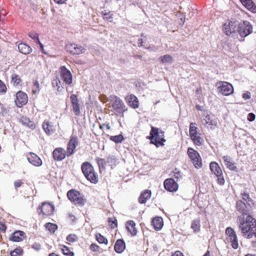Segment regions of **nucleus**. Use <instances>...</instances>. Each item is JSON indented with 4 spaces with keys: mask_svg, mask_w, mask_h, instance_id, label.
Instances as JSON below:
<instances>
[{
    "mask_svg": "<svg viewBox=\"0 0 256 256\" xmlns=\"http://www.w3.org/2000/svg\"><path fill=\"white\" fill-rule=\"evenodd\" d=\"M126 228L132 236H134L136 234L137 230L134 221L132 220L128 221L126 224Z\"/></svg>",
    "mask_w": 256,
    "mask_h": 256,
    "instance_id": "412c9836",
    "label": "nucleus"
},
{
    "mask_svg": "<svg viewBox=\"0 0 256 256\" xmlns=\"http://www.w3.org/2000/svg\"><path fill=\"white\" fill-rule=\"evenodd\" d=\"M150 135V139L152 140V142L157 147L164 145L166 140L164 138V132L159 131L158 128L152 126Z\"/></svg>",
    "mask_w": 256,
    "mask_h": 256,
    "instance_id": "20e7f679",
    "label": "nucleus"
},
{
    "mask_svg": "<svg viewBox=\"0 0 256 256\" xmlns=\"http://www.w3.org/2000/svg\"><path fill=\"white\" fill-rule=\"evenodd\" d=\"M19 52L24 54H27L32 52V48L25 43H20L18 46Z\"/></svg>",
    "mask_w": 256,
    "mask_h": 256,
    "instance_id": "a878e982",
    "label": "nucleus"
},
{
    "mask_svg": "<svg viewBox=\"0 0 256 256\" xmlns=\"http://www.w3.org/2000/svg\"><path fill=\"white\" fill-rule=\"evenodd\" d=\"M28 101V97L26 93L21 90L16 92L14 102L18 107L22 108L27 104Z\"/></svg>",
    "mask_w": 256,
    "mask_h": 256,
    "instance_id": "f8f14e48",
    "label": "nucleus"
},
{
    "mask_svg": "<svg viewBox=\"0 0 256 256\" xmlns=\"http://www.w3.org/2000/svg\"><path fill=\"white\" fill-rule=\"evenodd\" d=\"M110 139L116 143H119L122 142L124 140V138L122 134H118L117 136H111Z\"/></svg>",
    "mask_w": 256,
    "mask_h": 256,
    "instance_id": "a19ab883",
    "label": "nucleus"
},
{
    "mask_svg": "<svg viewBox=\"0 0 256 256\" xmlns=\"http://www.w3.org/2000/svg\"><path fill=\"white\" fill-rule=\"evenodd\" d=\"M30 164L36 166H40L42 165V161H28Z\"/></svg>",
    "mask_w": 256,
    "mask_h": 256,
    "instance_id": "e2e57ef3",
    "label": "nucleus"
},
{
    "mask_svg": "<svg viewBox=\"0 0 256 256\" xmlns=\"http://www.w3.org/2000/svg\"><path fill=\"white\" fill-rule=\"evenodd\" d=\"M70 102L72 106L78 104V100L77 96L74 94H72L70 96Z\"/></svg>",
    "mask_w": 256,
    "mask_h": 256,
    "instance_id": "864d4df0",
    "label": "nucleus"
},
{
    "mask_svg": "<svg viewBox=\"0 0 256 256\" xmlns=\"http://www.w3.org/2000/svg\"><path fill=\"white\" fill-rule=\"evenodd\" d=\"M111 101L112 102V107L117 112L122 113L126 110V106L122 100L116 96H110Z\"/></svg>",
    "mask_w": 256,
    "mask_h": 256,
    "instance_id": "9b49d317",
    "label": "nucleus"
},
{
    "mask_svg": "<svg viewBox=\"0 0 256 256\" xmlns=\"http://www.w3.org/2000/svg\"><path fill=\"white\" fill-rule=\"evenodd\" d=\"M7 88L4 82L0 80V94H5L7 92Z\"/></svg>",
    "mask_w": 256,
    "mask_h": 256,
    "instance_id": "79ce46f5",
    "label": "nucleus"
},
{
    "mask_svg": "<svg viewBox=\"0 0 256 256\" xmlns=\"http://www.w3.org/2000/svg\"><path fill=\"white\" fill-rule=\"evenodd\" d=\"M54 206L50 202H44L40 206L37 208V212L39 215L42 214L43 216H51L54 211Z\"/></svg>",
    "mask_w": 256,
    "mask_h": 256,
    "instance_id": "6e6552de",
    "label": "nucleus"
},
{
    "mask_svg": "<svg viewBox=\"0 0 256 256\" xmlns=\"http://www.w3.org/2000/svg\"><path fill=\"white\" fill-rule=\"evenodd\" d=\"M78 144V138L72 137L68 142L67 146L66 152H65V156H70L74 152V150Z\"/></svg>",
    "mask_w": 256,
    "mask_h": 256,
    "instance_id": "dca6fc26",
    "label": "nucleus"
},
{
    "mask_svg": "<svg viewBox=\"0 0 256 256\" xmlns=\"http://www.w3.org/2000/svg\"><path fill=\"white\" fill-rule=\"evenodd\" d=\"M19 122L22 125L26 126L32 130H34L36 128V125L34 122L30 120L29 118L26 116H22L20 117L19 120Z\"/></svg>",
    "mask_w": 256,
    "mask_h": 256,
    "instance_id": "aec40b11",
    "label": "nucleus"
},
{
    "mask_svg": "<svg viewBox=\"0 0 256 256\" xmlns=\"http://www.w3.org/2000/svg\"><path fill=\"white\" fill-rule=\"evenodd\" d=\"M96 238L98 242L100 244H107L108 242V240L100 234H97Z\"/></svg>",
    "mask_w": 256,
    "mask_h": 256,
    "instance_id": "a18cd8bd",
    "label": "nucleus"
},
{
    "mask_svg": "<svg viewBox=\"0 0 256 256\" xmlns=\"http://www.w3.org/2000/svg\"><path fill=\"white\" fill-rule=\"evenodd\" d=\"M78 236L75 234H70L66 237V240H68V244H70L72 242H76L78 240Z\"/></svg>",
    "mask_w": 256,
    "mask_h": 256,
    "instance_id": "37998d69",
    "label": "nucleus"
},
{
    "mask_svg": "<svg viewBox=\"0 0 256 256\" xmlns=\"http://www.w3.org/2000/svg\"><path fill=\"white\" fill-rule=\"evenodd\" d=\"M253 28L250 23L244 20L242 22H238L237 32L242 38H245L252 32Z\"/></svg>",
    "mask_w": 256,
    "mask_h": 256,
    "instance_id": "423d86ee",
    "label": "nucleus"
},
{
    "mask_svg": "<svg viewBox=\"0 0 256 256\" xmlns=\"http://www.w3.org/2000/svg\"><path fill=\"white\" fill-rule=\"evenodd\" d=\"M220 92L224 96H229L234 92L232 86L226 82L220 81L216 84Z\"/></svg>",
    "mask_w": 256,
    "mask_h": 256,
    "instance_id": "9d476101",
    "label": "nucleus"
},
{
    "mask_svg": "<svg viewBox=\"0 0 256 256\" xmlns=\"http://www.w3.org/2000/svg\"><path fill=\"white\" fill-rule=\"evenodd\" d=\"M242 4L248 10H250L252 12L256 13V4L252 1V0H247L245 2H244Z\"/></svg>",
    "mask_w": 256,
    "mask_h": 256,
    "instance_id": "c85d7f7f",
    "label": "nucleus"
},
{
    "mask_svg": "<svg viewBox=\"0 0 256 256\" xmlns=\"http://www.w3.org/2000/svg\"><path fill=\"white\" fill-rule=\"evenodd\" d=\"M200 220L199 219H196L192 220L191 224V228L193 230L194 232H198L200 231Z\"/></svg>",
    "mask_w": 256,
    "mask_h": 256,
    "instance_id": "2f4dec72",
    "label": "nucleus"
},
{
    "mask_svg": "<svg viewBox=\"0 0 256 256\" xmlns=\"http://www.w3.org/2000/svg\"><path fill=\"white\" fill-rule=\"evenodd\" d=\"M159 60L164 64H170L172 62V56L168 54H166L160 56Z\"/></svg>",
    "mask_w": 256,
    "mask_h": 256,
    "instance_id": "f704fd0d",
    "label": "nucleus"
},
{
    "mask_svg": "<svg viewBox=\"0 0 256 256\" xmlns=\"http://www.w3.org/2000/svg\"><path fill=\"white\" fill-rule=\"evenodd\" d=\"M188 154L190 160H201L199 154L192 148H188Z\"/></svg>",
    "mask_w": 256,
    "mask_h": 256,
    "instance_id": "cd10ccee",
    "label": "nucleus"
},
{
    "mask_svg": "<svg viewBox=\"0 0 256 256\" xmlns=\"http://www.w3.org/2000/svg\"><path fill=\"white\" fill-rule=\"evenodd\" d=\"M228 242H230L231 243V246L234 249H236L238 247V238H232V240H230L229 241H228Z\"/></svg>",
    "mask_w": 256,
    "mask_h": 256,
    "instance_id": "de8ad7c7",
    "label": "nucleus"
},
{
    "mask_svg": "<svg viewBox=\"0 0 256 256\" xmlns=\"http://www.w3.org/2000/svg\"><path fill=\"white\" fill-rule=\"evenodd\" d=\"M200 134L194 136V137L191 138V139L194 142V144L198 146H200L202 144L204 140L200 136Z\"/></svg>",
    "mask_w": 256,
    "mask_h": 256,
    "instance_id": "58836bf2",
    "label": "nucleus"
},
{
    "mask_svg": "<svg viewBox=\"0 0 256 256\" xmlns=\"http://www.w3.org/2000/svg\"><path fill=\"white\" fill-rule=\"evenodd\" d=\"M227 167L230 170L237 171V168L234 164L232 162V161H225Z\"/></svg>",
    "mask_w": 256,
    "mask_h": 256,
    "instance_id": "8fccbe9b",
    "label": "nucleus"
},
{
    "mask_svg": "<svg viewBox=\"0 0 256 256\" xmlns=\"http://www.w3.org/2000/svg\"><path fill=\"white\" fill-rule=\"evenodd\" d=\"M27 160H40L36 154L32 152H29L26 155Z\"/></svg>",
    "mask_w": 256,
    "mask_h": 256,
    "instance_id": "09e8293b",
    "label": "nucleus"
},
{
    "mask_svg": "<svg viewBox=\"0 0 256 256\" xmlns=\"http://www.w3.org/2000/svg\"><path fill=\"white\" fill-rule=\"evenodd\" d=\"M66 51L73 54H80L85 52L86 49L74 44H68L65 46Z\"/></svg>",
    "mask_w": 256,
    "mask_h": 256,
    "instance_id": "4468645a",
    "label": "nucleus"
},
{
    "mask_svg": "<svg viewBox=\"0 0 256 256\" xmlns=\"http://www.w3.org/2000/svg\"><path fill=\"white\" fill-rule=\"evenodd\" d=\"M226 234L228 236L226 238L227 241L237 237L235 231L230 227H228L226 228Z\"/></svg>",
    "mask_w": 256,
    "mask_h": 256,
    "instance_id": "c756f323",
    "label": "nucleus"
},
{
    "mask_svg": "<svg viewBox=\"0 0 256 256\" xmlns=\"http://www.w3.org/2000/svg\"><path fill=\"white\" fill-rule=\"evenodd\" d=\"M196 124L194 122H191L190 124V138L198 134V128L196 126Z\"/></svg>",
    "mask_w": 256,
    "mask_h": 256,
    "instance_id": "7c9ffc66",
    "label": "nucleus"
},
{
    "mask_svg": "<svg viewBox=\"0 0 256 256\" xmlns=\"http://www.w3.org/2000/svg\"><path fill=\"white\" fill-rule=\"evenodd\" d=\"M218 182L220 185H223L224 184L225 180L222 176V174L220 176L216 175Z\"/></svg>",
    "mask_w": 256,
    "mask_h": 256,
    "instance_id": "4d7b16f0",
    "label": "nucleus"
},
{
    "mask_svg": "<svg viewBox=\"0 0 256 256\" xmlns=\"http://www.w3.org/2000/svg\"><path fill=\"white\" fill-rule=\"evenodd\" d=\"M72 110H73V111H74L75 115H76L77 116H80V110L79 104H74V105H72Z\"/></svg>",
    "mask_w": 256,
    "mask_h": 256,
    "instance_id": "603ef678",
    "label": "nucleus"
},
{
    "mask_svg": "<svg viewBox=\"0 0 256 256\" xmlns=\"http://www.w3.org/2000/svg\"><path fill=\"white\" fill-rule=\"evenodd\" d=\"M82 170L86 179L90 182L96 184L98 182V176L90 162H86L83 163L82 166Z\"/></svg>",
    "mask_w": 256,
    "mask_h": 256,
    "instance_id": "7ed1b4c3",
    "label": "nucleus"
},
{
    "mask_svg": "<svg viewBox=\"0 0 256 256\" xmlns=\"http://www.w3.org/2000/svg\"><path fill=\"white\" fill-rule=\"evenodd\" d=\"M60 78L58 77V74H56V78H54L52 81V85L54 88H56L58 91L62 92L63 89L62 84L61 81L60 80V78L64 81V66H62L60 68V71L59 72Z\"/></svg>",
    "mask_w": 256,
    "mask_h": 256,
    "instance_id": "ddd939ff",
    "label": "nucleus"
},
{
    "mask_svg": "<svg viewBox=\"0 0 256 256\" xmlns=\"http://www.w3.org/2000/svg\"><path fill=\"white\" fill-rule=\"evenodd\" d=\"M125 100L127 104L134 108H138V98L132 94L127 96L125 98Z\"/></svg>",
    "mask_w": 256,
    "mask_h": 256,
    "instance_id": "f3484780",
    "label": "nucleus"
},
{
    "mask_svg": "<svg viewBox=\"0 0 256 256\" xmlns=\"http://www.w3.org/2000/svg\"><path fill=\"white\" fill-rule=\"evenodd\" d=\"M102 14L104 20H106L109 22L112 21L113 17L110 11L104 10L102 12Z\"/></svg>",
    "mask_w": 256,
    "mask_h": 256,
    "instance_id": "4c0bfd02",
    "label": "nucleus"
},
{
    "mask_svg": "<svg viewBox=\"0 0 256 256\" xmlns=\"http://www.w3.org/2000/svg\"><path fill=\"white\" fill-rule=\"evenodd\" d=\"M22 252V250L21 248H16L10 252V256H20Z\"/></svg>",
    "mask_w": 256,
    "mask_h": 256,
    "instance_id": "c03bdc74",
    "label": "nucleus"
},
{
    "mask_svg": "<svg viewBox=\"0 0 256 256\" xmlns=\"http://www.w3.org/2000/svg\"><path fill=\"white\" fill-rule=\"evenodd\" d=\"M99 246L95 244H92L90 246V249L93 252H98L99 250Z\"/></svg>",
    "mask_w": 256,
    "mask_h": 256,
    "instance_id": "052dcab7",
    "label": "nucleus"
},
{
    "mask_svg": "<svg viewBox=\"0 0 256 256\" xmlns=\"http://www.w3.org/2000/svg\"><path fill=\"white\" fill-rule=\"evenodd\" d=\"M238 21L230 20L223 24L222 29L226 35L233 36L238 32Z\"/></svg>",
    "mask_w": 256,
    "mask_h": 256,
    "instance_id": "0eeeda50",
    "label": "nucleus"
},
{
    "mask_svg": "<svg viewBox=\"0 0 256 256\" xmlns=\"http://www.w3.org/2000/svg\"><path fill=\"white\" fill-rule=\"evenodd\" d=\"M164 184L165 189L170 192H176L178 188V183L172 178L166 179Z\"/></svg>",
    "mask_w": 256,
    "mask_h": 256,
    "instance_id": "2eb2a0df",
    "label": "nucleus"
},
{
    "mask_svg": "<svg viewBox=\"0 0 256 256\" xmlns=\"http://www.w3.org/2000/svg\"><path fill=\"white\" fill-rule=\"evenodd\" d=\"M193 165L196 168H200L202 166V161H192Z\"/></svg>",
    "mask_w": 256,
    "mask_h": 256,
    "instance_id": "bf43d9fd",
    "label": "nucleus"
},
{
    "mask_svg": "<svg viewBox=\"0 0 256 256\" xmlns=\"http://www.w3.org/2000/svg\"><path fill=\"white\" fill-rule=\"evenodd\" d=\"M28 36L29 37L32 38L36 42H38L40 44L41 48H43L42 44L39 40L38 35L36 32H30L28 33Z\"/></svg>",
    "mask_w": 256,
    "mask_h": 256,
    "instance_id": "e433bc0d",
    "label": "nucleus"
},
{
    "mask_svg": "<svg viewBox=\"0 0 256 256\" xmlns=\"http://www.w3.org/2000/svg\"><path fill=\"white\" fill-rule=\"evenodd\" d=\"M12 83L14 86H18L20 85L22 82V80L20 76L16 74H14L11 76Z\"/></svg>",
    "mask_w": 256,
    "mask_h": 256,
    "instance_id": "473e14b6",
    "label": "nucleus"
},
{
    "mask_svg": "<svg viewBox=\"0 0 256 256\" xmlns=\"http://www.w3.org/2000/svg\"><path fill=\"white\" fill-rule=\"evenodd\" d=\"M171 256H184L183 254L180 251H176Z\"/></svg>",
    "mask_w": 256,
    "mask_h": 256,
    "instance_id": "774afa93",
    "label": "nucleus"
},
{
    "mask_svg": "<svg viewBox=\"0 0 256 256\" xmlns=\"http://www.w3.org/2000/svg\"><path fill=\"white\" fill-rule=\"evenodd\" d=\"M68 199L75 204L79 206H84L86 200L78 191L75 190H71L67 193Z\"/></svg>",
    "mask_w": 256,
    "mask_h": 256,
    "instance_id": "39448f33",
    "label": "nucleus"
},
{
    "mask_svg": "<svg viewBox=\"0 0 256 256\" xmlns=\"http://www.w3.org/2000/svg\"><path fill=\"white\" fill-rule=\"evenodd\" d=\"M109 161H98V165L100 167V170L102 169H106L107 164L108 163Z\"/></svg>",
    "mask_w": 256,
    "mask_h": 256,
    "instance_id": "5fc2aeb1",
    "label": "nucleus"
},
{
    "mask_svg": "<svg viewBox=\"0 0 256 256\" xmlns=\"http://www.w3.org/2000/svg\"><path fill=\"white\" fill-rule=\"evenodd\" d=\"M210 168L211 171L216 175L220 176L222 174V170L218 164L217 162H212L210 164Z\"/></svg>",
    "mask_w": 256,
    "mask_h": 256,
    "instance_id": "5701e85b",
    "label": "nucleus"
},
{
    "mask_svg": "<svg viewBox=\"0 0 256 256\" xmlns=\"http://www.w3.org/2000/svg\"><path fill=\"white\" fill-rule=\"evenodd\" d=\"M53 156L54 160H62L64 158L63 149L60 148H56L53 152Z\"/></svg>",
    "mask_w": 256,
    "mask_h": 256,
    "instance_id": "bb28decb",
    "label": "nucleus"
},
{
    "mask_svg": "<svg viewBox=\"0 0 256 256\" xmlns=\"http://www.w3.org/2000/svg\"><path fill=\"white\" fill-rule=\"evenodd\" d=\"M108 222L110 224V226H111L112 228H114L117 227V220L115 218H108Z\"/></svg>",
    "mask_w": 256,
    "mask_h": 256,
    "instance_id": "49530a36",
    "label": "nucleus"
},
{
    "mask_svg": "<svg viewBox=\"0 0 256 256\" xmlns=\"http://www.w3.org/2000/svg\"><path fill=\"white\" fill-rule=\"evenodd\" d=\"M46 229L48 230L51 232H54L58 228V226L56 224L48 222L45 225Z\"/></svg>",
    "mask_w": 256,
    "mask_h": 256,
    "instance_id": "ea45409f",
    "label": "nucleus"
},
{
    "mask_svg": "<svg viewBox=\"0 0 256 256\" xmlns=\"http://www.w3.org/2000/svg\"><path fill=\"white\" fill-rule=\"evenodd\" d=\"M152 224L156 230H160L163 226L162 218L159 216L156 217L152 220Z\"/></svg>",
    "mask_w": 256,
    "mask_h": 256,
    "instance_id": "393cba45",
    "label": "nucleus"
},
{
    "mask_svg": "<svg viewBox=\"0 0 256 256\" xmlns=\"http://www.w3.org/2000/svg\"><path fill=\"white\" fill-rule=\"evenodd\" d=\"M74 252L70 251L69 248L65 246V256H74Z\"/></svg>",
    "mask_w": 256,
    "mask_h": 256,
    "instance_id": "13d9d810",
    "label": "nucleus"
},
{
    "mask_svg": "<svg viewBox=\"0 0 256 256\" xmlns=\"http://www.w3.org/2000/svg\"><path fill=\"white\" fill-rule=\"evenodd\" d=\"M255 114L252 112L250 113L248 115V120L250 122H252L255 120Z\"/></svg>",
    "mask_w": 256,
    "mask_h": 256,
    "instance_id": "680f3d73",
    "label": "nucleus"
},
{
    "mask_svg": "<svg viewBox=\"0 0 256 256\" xmlns=\"http://www.w3.org/2000/svg\"><path fill=\"white\" fill-rule=\"evenodd\" d=\"M42 128L48 134H52L55 130L54 127L52 123L46 120H44L43 122Z\"/></svg>",
    "mask_w": 256,
    "mask_h": 256,
    "instance_id": "b1692460",
    "label": "nucleus"
},
{
    "mask_svg": "<svg viewBox=\"0 0 256 256\" xmlns=\"http://www.w3.org/2000/svg\"><path fill=\"white\" fill-rule=\"evenodd\" d=\"M238 228L242 235L248 238H256V219L250 215L238 216Z\"/></svg>",
    "mask_w": 256,
    "mask_h": 256,
    "instance_id": "f257e3e1",
    "label": "nucleus"
},
{
    "mask_svg": "<svg viewBox=\"0 0 256 256\" xmlns=\"http://www.w3.org/2000/svg\"><path fill=\"white\" fill-rule=\"evenodd\" d=\"M202 122L204 126L210 130H214L218 127L217 120L208 114L202 116Z\"/></svg>",
    "mask_w": 256,
    "mask_h": 256,
    "instance_id": "1a4fd4ad",
    "label": "nucleus"
},
{
    "mask_svg": "<svg viewBox=\"0 0 256 256\" xmlns=\"http://www.w3.org/2000/svg\"><path fill=\"white\" fill-rule=\"evenodd\" d=\"M242 200L236 202V210L243 216L250 215L253 210L255 208V204L253 200L250 197L248 192L241 193Z\"/></svg>",
    "mask_w": 256,
    "mask_h": 256,
    "instance_id": "f03ea898",
    "label": "nucleus"
},
{
    "mask_svg": "<svg viewBox=\"0 0 256 256\" xmlns=\"http://www.w3.org/2000/svg\"><path fill=\"white\" fill-rule=\"evenodd\" d=\"M68 220L70 223L72 224H74L76 222V217L73 214H68Z\"/></svg>",
    "mask_w": 256,
    "mask_h": 256,
    "instance_id": "6e6d98bb",
    "label": "nucleus"
},
{
    "mask_svg": "<svg viewBox=\"0 0 256 256\" xmlns=\"http://www.w3.org/2000/svg\"><path fill=\"white\" fill-rule=\"evenodd\" d=\"M6 230V226L4 223L2 222H0V230L3 232H5Z\"/></svg>",
    "mask_w": 256,
    "mask_h": 256,
    "instance_id": "0e129e2a",
    "label": "nucleus"
},
{
    "mask_svg": "<svg viewBox=\"0 0 256 256\" xmlns=\"http://www.w3.org/2000/svg\"><path fill=\"white\" fill-rule=\"evenodd\" d=\"M24 235L25 234L22 231H16L10 235V240L12 242H19L23 240Z\"/></svg>",
    "mask_w": 256,
    "mask_h": 256,
    "instance_id": "a211bd4d",
    "label": "nucleus"
},
{
    "mask_svg": "<svg viewBox=\"0 0 256 256\" xmlns=\"http://www.w3.org/2000/svg\"><path fill=\"white\" fill-rule=\"evenodd\" d=\"M173 176L178 181L179 179H182V175L180 170H178L177 168H176L175 170L173 172Z\"/></svg>",
    "mask_w": 256,
    "mask_h": 256,
    "instance_id": "3c124183",
    "label": "nucleus"
},
{
    "mask_svg": "<svg viewBox=\"0 0 256 256\" xmlns=\"http://www.w3.org/2000/svg\"><path fill=\"white\" fill-rule=\"evenodd\" d=\"M72 82V76L70 72L65 67V83L70 84Z\"/></svg>",
    "mask_w": 256,
    "mask_h": 256,
    "instance_id": "72a5a7b5",
    "label": "nucleus"
},
{
    "mask_svg": "<svg viewBox=\"0 0 256 256\" xmlns=\"http://www.w3.org/2000/svg\"><path fill=\"white\" fill-rule=\"evenodd\" d=\"M32 248L36 250H38L41 248V246L40 244L35 242L32 244Z\"/></svg>",
    "mask_w": 256,
    "mask_h": 256,
    "instance_id": "69168bd1",
    "label": "nucleus"
},
{
    "mask_svg": "<svg viewBox=\"0 0 256 256\" xmlns=\"http://www.w3.org/2000/svg\"><path fill=\"white\" fill-rule=\"evenodd\" d=\"M40 84L37 80L34 82V84L32 86V92L33 94H36L40 92Z\"/></svg>",
    "mask_w": 256,
    "mask_h": 256,
    "instance_id": "c9c22d12",
    "label": "nucleus"
},
{
    "mask_svg": "<svg viewBox=\"0 0 256 256\" xmlns=\"http://www.w3.org/2000/svg\"><path fill=\"white\" fill-rule=\"evenodd\" d=\"M126 248L124 242L122 240H118L114 244V249L116 252L120 254L124 252Z\"/></svg>",
    "mask_w": 256,
    "mask_h": 256,
    "instance_id": "4be33fe9",
    "label": "nucleus"
},
{
    "mask_svg": "<svg viewBox=\"0 0 256 256\" xmlns=\"http://www.w3.org/2000/svg\"><path fill=\"white\" fill-rule=\"evenodd\" d=\"M250 96H251V94L248 92H247L243 94H242V98L244 99H245V100H247V99L250 98Z\"/></svg>",
    "mask_w": 256,
    "mask_h": 256,
    "instance_id": "338daca9",
    "label": "nucleus"
},
{
    "mask_svg": "<svg viewBox=\"0 0 256 256\" xmlns=\"http://www.w3.org/2000/svg\"><path fill=\"white\" fill-rule=\"evenodd\" d=\"M152 192L150 190H146L142 191L138 198V202L140 204H145L151 197Z\"/></svg>",
    "mask_w": 256,
    "mask_h": 256,
    "instance_id": "6ab92c4d",
    "label": "nucleus"
}]
</instances>
